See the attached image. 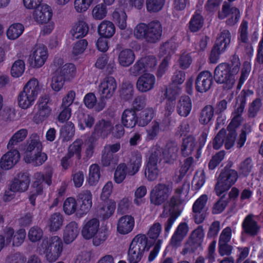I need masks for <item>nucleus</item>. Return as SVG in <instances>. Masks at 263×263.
Instances as JSON below:
<instances>
[{
  "label": "nucleus",
  "mask_w": 263,
  "mask_h": 263,
  "mask_svg": "<svg viewBox=\"0 0 263 263\" xmlns=\"http://www.w3.org/2000/svg\"><path fill=\"white\" fill-rule=\"evenodd\" d=\"M231 66L227 63L219 64L215 69L214 77L218 83L223 84L224 88L230 89L234 86V75L239 70L240 63L238 56L234 55L231 60Z\"/></svg>",
  "instance_id": "f257e3e1"
},
{
  "label": "nucleus",
  "mask_w": 263,
  "mask_h": 263,
  "mask_svg": "<svg viewBox=\"0 0 263 263\" xmlns=\"http://www.w3.org/2000/svg\"><path fill=\"white\" fill-rule=\"evenodd\" d=\"M40 254L45 255L47 260L50 262L55 261L61 255L63 250L62 239L58 236H53L44 239L38 247Z\"/></svg>",
  "instance_id": "f03ea898"
},
{
  "label": "nucleus",
  "mask_w": 263,
  "mask_h": 263,
  "mask_svg": "<svg viewBox=\"0 0 263 263\" xmlns=\"http://www.w3.org/2000/svg\"><path fill=\"white\" fill-rule=\"evenodd\" d=\"M40 91L41 87L37 79H30L18 96L17 100L20 107L23 109L29 108L34 104Z\"/></svg>",
  "instance_id": "7ed1b4c3"
},
{
  "label": "nucleus",
  "mask_w": 263,
  "mask_h": 263,
  "mask_svg": "<svg viewBox=\"0 0 263 263\" xmlns=\"http://www.w3.org/2000/svg\"><path fill=\"white\" fill-rule=\"evenodd\" d=\"M117 88V83L112 77H106L103 79L98 86L100 102L96 107V110L100 111L106 106V100L110 99Z\"/></svg>",
  "instance_id": "20e7f679"
},
{
  "label": "nucleus",
  "mask_w": 263,
  "mask_h": 263,
  "mask_svg": "<svg viewBox=\"0 0 263 263\" xmlns=\"http://www.w3.org/2000/svg\"><path fill=\"white\" fill-rule=\"evenodd\" d=\"M147 238L144 234L136 235L132 241L128 252L129 263H138L141 259L145 251H148Z\"/></svg>",
  "instance_id": "39448f33"
},
{
  "label": "nucleus",
  "mask_w": 263,
  "mask_h": 263,
  "mask_svg": "<svg viewBox=\"0 0 263 263\" xmlns=\"http://www.w3.org/2000/svg\"><path fill=\"white\" fill-rule=\"evenodd\" d=\"M52 174V171L51 170L46 171L45 174L41 172H36L34 174V181L33 183V190L31 191L29 198V201L32 205H35L37 195H41L43 192V182L45 181L48 185H51Z\"/></svg>",
  "instance_id": "423d86ee"
},
{
  "label": "nucleus",
  "mask_w": 263,
  "mask_h": 263,
  "mask_svg": "<svg viewBox=\"0 0 263 263\" xmlns=\"http://www.w3.org/2000/svg\"><path fill=\"white\" fill-rule=\"evenodd\" d=\"M238 173L234 170L222 171L219 175L215 190L218 195L228 190L237 181Z\"/></svg>",
  "instance_id": "0eeeda50"
},
{
  "label": "nucleus",
  "mask_w": 263,
  "mask_h": 263,
  "mask_svg": "<svg viewBox=\"0 0 263 263\" xmlns=\"http://www.w3.org/2000/svg\"><path fill=\"white\" fill-rule=\"evenodd\" d=\"M231 41V33L229 31H222L218 36L215 44L211 51L210 61L215 63L219 59L220 54L224 52Z\"/></svg>",
  "instance_id": "6e6552de"
},
{
  "label": "nucleus",
  "mask_w": 263,
  "mask_h": 263,
  "mask_svg": "<svg viewBox=\"0 0 263 263\" xmlns=\"http://www.w3.org/2000/svg\"><path fill=\"white\" fill-rule=\"evenodd\" d=\"M162 160L161 152L155 151L150 155L145 170V176L148 181L155 180L159 174V167Z\"/></svg>",
  "instance_id": "1a4fd4ad"
},
{
  "label": "nucleus",
  "mask_w": 263,
  "mask_h": 263,
  "mask_svg": "<svg viewBox=\"0 0 263 263\" xmlns=\"http://www.w3.org/2000/svg\"><path fill=\"white\" fill-rule=\"evenodd\" d=\"M47 58V48L43 45H37L30 55L29 62L32 67L40 68L44 64Z\"/></svg>",
  "instance_id": "9d476101"
},
{
  "label": "nucleus",
  "mask_w": 263,
  "mask_h": 263,
  "mask_svg": "<svg viewBox=\"0 0 263 263\" xmlns=\"http://www.w3.org/2000/svg\"><path fill=\"white\" fill-rule=\"evenodd\" d=\"M203 238V229L199 226L192 232L190 240L183 250V254L194 252L196 248L201 246Z\"/></svg>",
  "instance_id": "9b49d317"
},
{
  "label": "nucleus",
  "mask_w": 263,
  "mask_h": 263,
  "mask_svg": "<svg viewBox=\"0 0 263 263\" xmlns=\"http://www.w3.org/2000/svg\"><path fill=\"white\" fill-rule=\"evenodd\" d=\"M156 65V60L155 58L149 56L141 58L130 68V74L138 76L148 67H154Z\"/></svg>",
  "instance_id": "f8f14e48"
},
{
  "label": "nucleus",
  "mask_w": 263,
  "mask_h": 263,
  "mask_svg": "<svg viewBox=\"0 0 263 263\" xmlns=\"http://www.w3.org/2000/svg\"><path fill=\"white\" fill-rule=\"evenodd\" d=\"M226 17H228L227 24L233 26L238 23L240 18L239 10L236 7H230L228 4H224L222 6L221 11L219 12L218 18L223 20Z\"/></svg>",
  "instance_id": "ddd939ff"
},
{
  "label": "nucleus",
  "mask_w": 263,
  "mask_h": 263,
  "mask_svg": "<svg viewBox=\"0 0 263 263\" xmlns=\"http://www.w3.org/2000/svg\"><path fill=\"white\" fill-rule=\"evenodd\" d=\"M30 182L29 175L26 172L18 173L10 185V190L13 192H24L27 190Z\"/></svg>",
  "instance_id": "4468645a"
},
{
  "label": "nucleus",
  "mask_w": 263,
  "mask_h": 263,
  "mask_svg": "<svg viewBox=\"0 0 263 263\" xmlns=\"http://www.w3.org/2000/svg\"><path fill=\"white\" fill-rule=\"evenodd\" d=\"M5 232L7 243L10 245L12 242L13 246H21L26 237V233L25 229H20L14 233L12 228H6Z\"/></svg>",
  "instance_id": "2eb2a0df"
},
{
  "label": "nucleus",
  "mask_w": 263,
  "mask_h": 263,
  "mask_svg": "<svg viewBox=\"0 0 263 263\" xmlns=\"http://www.w3.org/2000/svg\"><path fill=\"white\" fill-rule=\"evenodd\" d=\"M8 149L9 151L2 156L0 161L1 167L5 170L11 168L18 162L20 158L17 148Z\"/></svg>",
  "instance_id": "dca6fc26"
},
{
  "label": "nucleus",
  "mask_w": 263,
  "mask_h": 263,
  "mask_svg": "<svg viewBox=\"0 0 263 263\" xmlns=\"http://www.w3.org/2000/svg\"><path fill=\"white\" fill-rule=\"evenodd\" d=\"M213 76L208 71H203L199 73L196 80V90L200 92H204L209 90L212 85Z\"/></svg>",
  "instance_id": "f3484780"
},
{
  "label": "nucleus",
  "mask_w": 263,
  "mask_h": 263,
  "mask_svg": "<svg viewBox=\"0 0 263 263\" xmlns=\"http://www.w3.org/2000/svg\"><path fill=\"white\" fill-rule=\"evenodd\" d=\"M155 76L149 73H145L140 76L136 82V88L141 92H146L154 87Z\"/></svg>",
  "instance_id": "a211bd4d"
},
{
  "label": "nucleus",
  "mask_w": 263,
  "mask_h": 263,
  "mask_svg": "<svg viewBox=\"0 0 263 263\" xmlns=\"http://www.w3.org/2000/svg\"><path fill=\"white\" fill-rule=\"evenodd\" d=\"M208 201V196L206 195L200 196L193 205V212L194 214L195 221L197 223L202 222L205 217V214L203 212Z\"/></svg>",
  "instance_id": "6ab92c4d"
},
{
  "label": "nucleus",
  "mask_w": 263,
  "mask_h": 263,
  "mask_svg": "<svg viewBox=\"0 0 263 263\" xmlns=\"http://www.w3.org/2000/svg\"><path fill=\"white\" fill-rule=\"evenodd\" d=\"M52 11L47 5H41L35 8L33 13V18L40 24L47 23L51 18Z\"/></svg>",
  "instance_id": "aec40b11"
},
{
  "label": "nucleus",
  "mask_w": 263,
  "mask_h": 263,
  "mask_svg": "<svg viewBox=\"0 0 263 263\" xmlns=\"http://www.w3.org/2000/svg\"><path fill=\"white\" fill-rule=\"evenodd\" d=\"M112 125L110 121L101 119L95 124L92 136L96 139L99 137L105 138L111 132Z\"/></svg>",
  "instance_id": "412c9836"
},
{
  "label": "nucleus",
  "mask_w": 263,
  "mask_h": 263,
  "mask_svg": "<svg viewBox=\"0 0 263 263\" xmlns=\"http://www.w3.org/2000/svg\"><path fill=\"white\" fill-rule=\"evenodd\" d=\"M240 104L233 113V119L229 125V128L231 129L233 127H237L242 121L241 114H242L246 105V95L245 93H241L237 100Z\"/></svg>",
  "instance_id": "4be33fe9"
},
{
  "label": "nucleus",
  "mask_w": 263,
  "mask_h": 263,
  "mask_svg": "<svg viewBox=\"0 0 263 263\" xmlns=\"http://www.w3.org/2000/svg\"><path fill=\"white\" fill-rule=\"evenodd\" d=\"M189 231L188 224L185 222H180L172 237L170 244L174 247L180 246L182 241L187 235Z\"/></svg>",
  "instance_id": "5701e85b"
},
{
  "label": "nucleus",
  "mask_w": 263,
  "mask_h": 263,
  "mask_svg": "<svg viewBox=\"0 0 263 263\" xmlns=\"http://www.w3.org/2000/svg\"><path fill=\"white\" fill-rule=\"evenodd\" d=\"M91 199L92 195L89 191H84L79 194L78 200L79 202H81V204L77 214L80 216L88 212L92 205Z\"/></svg>",
  "instance_id": "b1692460"
},
{
  "label": "nucleus",
  "mask_w": 263,
  "mask_h": 263,
  "mask_svg": "<svg viewBox=\"0 0 263 263\" xmlns=\"http://www.w3.org/2000/svg\"><path fill=\"white\" fill-rule=\"evenodd\" d=\"M162 27L158 21H154L148 25L146 40L148 42L155 43L158 41L162 35Z\"/></svg>",
  "instance_id": "393cba45"
},
{
  "label": "nucleus",
  "mask_w": 263,
  "mask_h": 263,
  "mask_svg": "<svg viewBox=\"0 0 263 263\" xmlns=\"http://www.w3.org/2000/svg\"><path fill=\"white\" fill-rule=\"evenodd\" d=\"M255 217L253 214H249L245 217L242 223L244 232L251 236L257 235L260 230V226L256 221Z\"/></svg>",
  "instance_id": "a878e982"
},
{
  "label": "nucleus",
  "mask_w": 263,
  "mask_h": 263,
  "mask_svg": "<svg viewBox=\"0 0 263 263\" xmlns=\"http://www.w3.org/2000/svg\"><path fill=\"white\" fill-rule=\"evenodd\" d=\"M117 231L122 235L130 233L135 225L134 218L131 215H126L120 217L117 222Z\"/></svg>",
  "instance_id": "bb28decb"
},
{
  "label": "nucleus",
  "mask_w": 263,
  "mask_h": 263,
  "mask_svg": "<svg viewBox=\"0 0 263 263\" xmlns=\"http://www.w3.org/2000/svg\"><path fill=\"white\" fill-rule=\"evenodd\" d=\"M100 222L97 218H92L87 221L82 230V235L86 239H90L97 234Z\"/></svg>",
  "instance_id": "cd10ccee"
},
{
  "label": "nucleus",
  "mask_w": 263,
  "mask_h": 263,
  "mask_svg": "<svg viewBox=\"0 0 263 263\" xmlns=\"http://www.w3.org/2000/svg\"><path fill=\"white\" fill-rule=\"evenodd\" d=\"M150 201L152 203L159 205L164 202V184H156L150 192Z\"/></svg>",
  "instance_id": "c85d7f7f"
},
{
  "label": "nucleus",
  "mask_w": 263,
  "mask_h": 263,
  "mask_svg": "<svg viewBox=\"0 0 263 263\" xmlns=\"http://www.w3.org/2000/svg\"><path fill=\"white\" fill-rule=\"evenodd\" d=\"M79 233L78 223L75 221H71L65 227L63 233V239L65 243L69 244L73 242Z\"/></svg>",
  "instance_id": "c756f323"
},
{
  "label": "nucleus",
  "mask_w": 263,
  "mask_h": 263,
  "mask_svg": "<svg viewBox=\"0 0 263 263\" xmlns=\"http://www.w3.org/2000/svg\"><path fill=\"white\" fill-rule=\"evenodd\" d=\"M42 151V144L40 140V137L36 134H32L27 140L25 156L31 155V153L34 152V153L39 151Z\"/></svg>",
  "instance_id": "7c9ffc66"
},
{
  "label": "nucleus",
  "mask_w": 263,
  "mask_h": 263,
  "mask_svg": "<svg viewBox=\"0 0 263 263\" xmlns=\"http://www.w3.org/2000/svg\"><path fill=\"white\" fill-rule=\"evenodd\" d=\"M179 203V199L178 197H173L170 201V205L172 206L169 211V217L167 220V226L165 227V231H169L172 227L174 222L180 215V212L175 207Z\"/></svg>",
  "instance_id": "2f4dec72"
},
{
  "label": "nucleus",
  "mask_w": 263,
  "mask_h": 263,
  "mask_svg": "<svg viewBox=\"0 0 263 263\" xmlns=\"http://www.w3.org/2000/svg\"><path fill=\"white\" fill-rule=\"evenodd\" d=\"M122 124L126 128H133L138 123V117L135 110L125 109L122 115Z\"/></svg>",
  "instance_id": "473e14b6"
},
{
  "label": "nucleus",
  "mask_w": 263,
  "mask_h": 263,
  "mask_svg": "<svg viewBox=\"0 0 263 263\" xmlns=\"http://www.w3.org/2000/svg\"><path fill=\"white\" fill-rule=\"evenodd\" d=\"M114 24L109 21H102L98 27V32L99 35L104 38H110L115 33Z\"/></svg>",
  "instance_id": "72a5a7b5"
},
{
  "label": "nucleus",
  "mask_w": 263,
  "mask_h": 263,
  "mask_svg": "<svg viewBox=\"0 0 263 263\" xmlns=\"http://www.w3.org/2000/svg\"><path fill=\"white\" fill-rule=\"evenodd\" d=\"M142 163V156L139 153H134L130 158L129 162L127 166V174L134 175L139 170Z\"/></svg>",
  "instance_id": "f704fd0d"
},
{
  "label": "nucleus",
  "mask_w": 263,
  "mask_h": 263,
  "mask_svg": "<svg viewBox=\"0 0 263 263\" xmlns=\"http://www.w3.org/2000/svg\"><path fill=\"white\" fill-rule=\"evenodd\" d=\"M192 108V102L189 97L182 96L180 99L177 105V112L182 117H187Z\"/></svg>",
  "instance_id": "c9c22d12"
},
{
  "label": "nucleus",
  "mask_w": 263,
  "mask_h": 263,
  "mask_svg": "<svg viewBox=\"0 0 263 263\" xmlns=\"http://www.w3.org/2000/svg\"><path fill=\"white\" fill-rule=\"evenodd\" d=\"M24 159L27 163L32 164L34 166L42 165L47 159V156L45 153L39 151L33 155H26Z\"/></svg>",
  "instance_id": "e433bc0d"
},
{
  "label": "nucleus",
  "mask_w": 263,
  "mask_h": 263,
  "mask_svg": "<svg viewBox=\"0 0 263 263\" xmlns=\"http://www.w3.org/2000/svg\"><path fill=\"white\" fill-rule=\"evenodd\" d=\"M88 26L83 21L77 22L71 30V33L73 38L79 39L85 36L88 33Z\"/></svg>",
  "instance_id": "4c0bfd02"
},
{
  "label": "nucleus",
  "mask_w": 263,
  "mask_h": 263,
  "mask_svg": "<svg viewBox=\"0 0 263 263\" xmlns=\"http://www.w3.org/2000/svg\"><path fill=\"white\" fill-rule=\"evenodd\" d=\"M135 59V54L133 50L129 49L122 50L119 54L118 61L119 64L124 67L131 65Z\"/></svg>",
  "instance_id": "58836bf2"
},
{
  "label": "nucleus",
  "mask_w": 263,
  "mask_h": 263,
  "mask_svg": "<svg viewBox=\"0 0 263 263\" xmlns=\"http://www.w3.org/2000/svg\"><path fill=\"white\" fill-rule=\"evenodd\" d=\"M28 135V130L26 129L22 128L16 133L11 137L7 144V148H16L20 142L23 141Z\"/></svg>",
  "instance_id": "ea45409f"
},
{
  "label": "nucleus",
  "mask_w": 263,
  "mask_h": 263,
  "mask_svg": "<svg viewBox=\"0 0 263 263\" xmlns=\"http://www.w3.org/2000/svg\"><path fill=\"white\" fill-rule=\"evenodd\" d=\"M63 217L60 213L51 215L48 221V226L51 232H55L61 229L63 223Z\"/></svg>",
  "instance_id": "a19ab883"
},
{
  "label": "nucleus",
  "mask_w": 263,
  "mask_h": 263,
  "mask_svg": "<svg viewBox=\"0 0 263 263\" xmlns=\"http://www.w3.org/2000/svg\"><path fill=\"white\" fill-rule=\"evenodd\" d=\"M214 110L211 105L205 106L201 111L199 120L202 124H208L213 120Z\"/></svg>",
  "instance_id": "79ce46f5"
},
{
  "label": "nucleus",
  "mask_w": 263,
  "mask_h": 263,
  "mask_svg": "<svg viewBox=\"0 0 263 263\" xmlns=\"http://www.w3.org/2000/svg\"><path fill=\"white\" fill-rule=\"evenodd\" d=\"M196 142L194 137L189 136L184 139L181 146V153L184 157L191 155L196 147Z\"/></svg>",
  "instance_id": "37998d69"
},
{
  "label": "nucleus",
  "mask_w": 263,
  "mask_h": 263,
  "mask_svg": "<svg viewBox=\"0 0 263 263\" xmlns=\"http://www.w3.org/2000/svg\"><path fill=\"white\" fill-rule=\"evenodd\" d=\"M115 204L111 202H104L97 210L98 215L103 218H109L114 212Z\"/></svg>",
  "instance_id": "c03bdc74"
},
{
  "label": "nucleus",
  "mask_w": 263,
  "mask_h": 263,
  "mask_svg": "<svg viewBox=\"0 0 263 263\" xmlns=\"http://www.w3.org/2000/svg\"><path fill=\"white\" fill-rule=\"evenodd\" d=\"M56 71L60 73L59 74L67 81L74 77L76 73V68L73 64L67 63L57 69Z\"/></svg>",
  "instance_id": "a18cd8bd"
},
{
  "label": "nucleus",
  "mask_w": 263,
  "mask_h": 263,
  "mask_svg": "<svg viewBox=\"0 0 263 263\" xmlns=\"http://www.w3.org/2000/svg\"><path fill=\"white\" fill-rule=\"evenodd\" d=\"M177 152L178 148L176 143H168L165 147V163H173L177 158Z\"/></svg>",
  "instance_id": "49530a36"
},
{
  "label": "nucleus",
  "mask_w": 263,
  "mask_h": 263,
  "mask_svg": "<svg viewBox=\"0 0 263 263\" xmlns=\"http://www.w3.org/2000/svg\"><path fill=\"white\" fill-rule=\"evenodd\" d=\"M79 125L82 129L86 127L91 128L95 123V119L92 116L82 112L78 114Z\"/></svg>",
  "instance_id": "de8ad7c7"
},
{
  "label": "nucleus",
  "mask_w": 263,
  "mask_h": 263,
  "mask_svg": "<svg viewBox=\"0 0 263 263\" xmlns=\"http://www.w3.org/2000/svg\"><path fill=\"white\" fill-rule=\"evenodd\" d=\"M24 30V26L20 23H14L11 25L7 31V37L10 40L17 39Z\"/></svg>",
  "instance_id": "09e8293b"
},
{
  "label": "nucleus",
  "mask_w": 263,
  "mask_h": 263,
  "mask_svg": "<svg viewBox=\"0 0 263 263\" xmlns=\"http://www.w3.org/2000/svg\"><path fill=\"white\" fill-rule=\"evenodd\" d=\"M114 21L117 26L122 30L126 27L127 15L126 13L122 10H115L112 13Z\"/></svg>",
  "instance_id": "8fccbe9b"
},
{
  "label": "nucleus",
  "mask_w": 263,
  "mask_h": 263,
  "mask_svg": "<svg viewBox=\"0 0 263 263\" xmlns=\"http://www.w3.org/2000/svg\"><path fill=\"white\" fill-rule=\"evenodd\" d=\"M75 129L74 124L71 122H68L61 129V136L63 140L68 141L73 136Z\"/></svg>",
  "instance_id": "3c124183"
},
{
  "label": "nucleus",
  "mask_w": 263,
  "mask_h": 263,
  "mask_svg": "<svg viewBox=\"0 0 263 263\" xmlns=\"http://www.w3.org/2000/svg\"><path fill=\"white\" fill-rule=\"evenodd\" d=\"M153 116L154 110L152 108L145 109L140 114L138 118V124L139 126H144L152 120Z\"/></svg>",
  "instance_id": "603ef678"
},
{
  "label": "nucleus",
  "mask_w": 263,
  "mask_h": 263,
  "mask_svg": "<svg viewBox=\"0 0 263 263\" xmlns=\"http://www.w3.org/2000/svg\"><path fill=\"white\" fill-rule=\"evenodd\" d=\"M83 141L81 140H77L70 145L68 147L67 154L71 158L76 155V157L80 159L81 157V152Z\"/></svg>",
  "instance_id": "864d4df0"
},
{
  "label": "nucleus",
  "mask_w": 263,
  "mask_h": 263,
  "mask_svg": "<svg viewBox=\"0 0 263 263\" xmlns=\"http://www.w3.org/2000/svg\"><path fill=\"white\" fill-rule=\"evenodd\" d=\"M100 177V168L98 165L93 164L89 167L88 183L93 185L97 183Z\"/></svg>",
  "instance_id": "5fc2aeb1"
},
{
  "label": "nucleus",
  "mask_w": 263,
  "mask_h": 263,
  "mask_svg": "<svg viewBox=\"0 0 263 263\" xmlns=\"http://www.w3.org/2000/svg\"><path fill=\"white\" fill-rule=\"evenodd\" d=\"M203 25V19L199 14H195L190 22V30L192 32H197L200 30Z\"/></svg>",
  "instance_id": "6e6d98bb"
},
{
  "label": "nucleus",
  "mask_w": 263,
  "mask_h": 263,
  "mask_svg": "<svg viewBox=\"0 0 263 263\" xmlns=\"http://www.w3.org/2000/svg\"><path fill=\"white\" fill-rule=\"evenodd\" d=\"M146 193L147 189L145 186L141 185L138 187L135 192L134 203L137 205H140L143 203L145 201L144 197Z\"/></svg>",
  "instance_id": "4d7b16f0"
},
{
  "label": "nucleus",
  "mask_w": 263,
  "mask_h": 263,
  "mask_svg": "<svg viewBox=\"0 0 263 263\" xmlns=\"http://www.w3.org/2000/svg\"><path fill=\"white\" fill-rule=\"evenodd\" d=\"M164 0H146V8L149 12H157L160 11L164 5Z\"/></svg>",
  "instance_id": "13d9d810"
},
{
  "label": "nucleus",
  "mask_w": 263,
  "mask_h": 263,
  "mask_svg": "<svg viewBox=\"0 0 263 263\" xmlns=\"http://www.w3.org/2000/svg\"><path fill=\"white\" fill-rule=\"evenodd\" d=\"M59 73L55 71L52 78L51 86L52 89L55 91H60L63 87L64 83L66 81Z\"/></svg>",
  "instance_id": "bf43d9fd"
},
{
  "label": "nucleus",
  "mask_w": 263,
  "mask_h": 263,
  "mask_svg": "<svg viewBox=\"0 0 263 263\" xmlns=\"http://www.w3.org/2000/svg\"><path fill=\"white\" fill-rule=\"evenodd\" d=\"M77 202L76 199L72 197L67 198L63 204V210L67 215H71L76 211Z\"/></svg>",
  "instance_id": "052dcab7"
},
{
  "label": "nucleus",
  "mask_w": 263,
  "mask_h": 263,
  "mask_svg": "<svg viewBox=\"0 0 263 263\" xmlns=\"http://www.w3.org/2000/svg\"><path fill=\"white\" fill-rule=\"evenodd\" d=\"M25 68V63L23 60H18L12 66L11 73L13 77L17 78L22 76Z\"/></svg>",
  "instance_id": "680f3d73"
},
{
  "label": "nucleus",
  "mask_w": 263,
  "mask_h": 263,
  "mask_svg": "<svg viewBox=\"0 0 263 263\" xmlns=\"http://www.w3.org/2000/svg\"><path fill=\"white\" fill-rule=\"evenodd\" d=\"M127 172V166L125 163L120 164L117 167L114 175L115 181L118 183H121L125 178Z\"/></svg>",
  "instance_id": "e2e57ef3"
},
{
  "label": "nucleus",
  "mask_w": 263,
  "mask_h": 263,
  "mask_svg": "<svg viewBox=\"0 0 263 263\" xmlns=\"http://www.w3.org/2000/svg\"><path fill=\"white\" fill-rule=\"evenodd\" d=\"M43 235V232L41 229L37 227L31 228L28 232V237L31 242H36L40 240Z\"/></svg>",
  "instance_id": "0e129e2a"
},
{
  "label": "nucleus",
  "mask_w": 263,
  "mask_h": 263,
  "mask_svg": "<svg viewBox=\"0 0 263 263\" xmlns=\"http://www.w3.org/2000/svg\"><path fill=\"white\" fill-rule=\"evenodd\" d=\"M252 162L250 158H247L241 163L239 168L240 176H247L251 172Z\"/></svg>",
  "instance_id": "69168bd1"
},
{
  "label": "nucleus",
  "mask_w": 263,
  "mask_h": 263,
  "mask_svg": "<svg viewBox=\"0 0 263 263\" xmlns=\"http://www.w3.org/2000/svg\"><path fill=\"white\" fill-rule=\"evenodd\" d=\"M107 14L106 6L103 4H100L96 6L92 10V15L96 20L104 18Z\"/></svg>",
  "instance_id": "338daca9"
},
{
  "label": "nucleus",
  "mask_w": 263,
  "mask_h": 263,
  "mask_svg": "<svg viewBox=\"0 0 263 263\" xmlns=\"http://www.w3.org/2000/svg\"><path fill=\"white\" fill-rule=\"evenodd\" d=\"M87 44V42L86 40H81L76 43L72 48V55L76 57L82 54L85 50Z\"/></svg>",
  "instance_id": "774afa93"
}]
</instances>
